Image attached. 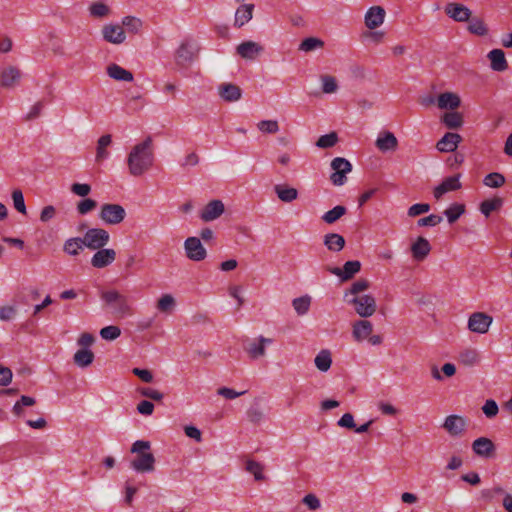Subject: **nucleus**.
<instances>
[{"label": "nucleus", "instance_id": "nucleus-14", "mask_svg": "<svg viewBox=\"0 0 512 512\" xmlns=\"http://www.w3.org/2000/svg\"><path fill=\"white\" fill-rule=\"evenodd\" d=\"M101 34L106 42L114 45H120L126 41V32L121 24H105L102 27Z\"/></svg>", "mask_w": 512, "mask_h": 512}, {"label": "nucleus", "instance_id": "nucleus-38", "mask_svg": "<svg viewBox=\"0 0 512 512\" xmlns=\"http://www.w3.org/2000/svg\"><path fill=\"white\" fill-rule=\"evenodd\" d=\"M195 55V49L191 43H183L178 48L176 52V61L180 65H185L186 63L192 61Z\"/></svg>", "mask_w": 512, "mask_h": 512}, {"label": "nucleus", "instance_id": "nucleus-60", "mask_svg": "<svg viewBox=\"0 0 512 512\" xmlns=\"http://www.w3.org/2000/svg\"><path fill=\"white\" fill-rule=\"evenodd\" d=\"M138 392L146 398H149L154 401H161L164 398V394L157 389L150 387H142L139 388Z\"/></svg>", "mask_w": 512, "mask_h": 512}, {"label": "nucleus", "instance_id": "nucleus-57", "mask_svg": "<svg viewBox=\"0 0 512 512\" xmlns=\"http://www.w3.org/2000/svg\"><path fill=\"white\" fill-rule=\"evenodd\" d=\"M57 215V209L53 205H46L44 206L39 214V220L42 223H48L51 220H53Z\"/></svg>", "mask_w": 512, "mask_h": 512}, {"label": "nucleus", "instance_id": "nucleus-52", "mask_svg": "<svg viewBox=\"0 0 512 512\" xmlns=\"http://www.w3.org/2000/svg\"><path fill=\"white\" fill-rule=\"evenodd\" d=\"M11 197L15 210L22 215H26L27 208L22 191L20 189L13 190Z\"/></svg>", "mask_w": 512, "mask_h": 512}, {"label": "nucleus", "instance_id": "nucleus-8", "mask_svg": "<svg viewBox=\"0 0 512 512\" xmlns=\"http://www.w3.org/2000/svg\"><path fill=\"white\" fill-rule=\"evenodd\" d=\"M468 419L462 415L451 414L445 417L442 428L453 438L462 437L468 429Z\"/></svg>", "mask_w": 512, "mask_h": 512}, {"label": "nucleus", "instance_id": "nucleus-34", "mask_svg": "<svg viewBox=\"0 0 512 512\" xmlns=\"http://www.w3.org/2000/svg\"><path fill=\"white\" fill-rule=\"evenodd\" d=\"M89 15L96 19L107 18L111 15L112 10L109 5L103 1H95L88 7Z\"/></svg>", "mask_w": 512, "mask_h": 512}, {"label": "nucleus", "instance_id": "nucleus-31", "mask_svg": "<svg viewBox=\"0 0 512 512\" xmlns=\"http://www.w3.org/2000/svg\"><path fill=\"white\" fill-rule=\"evenodd\" d=\"M274 192L278 199L284 203H291L299 196L298 190L287 184H276L274 186Z\"/></svg>", "mask_w": 512, "mask_h": 512}, {"label": "nucleus", "instance_id": "nucleus-56", "mask_svg": "<svg viewBox=\"0 0 512 512\" xmlns=\"http://www.w3.org/2000/svg\"><path fill=\"white\" fill-rule=\"evenodd\" d=\"M97 207V202L91 198H84L77 203V212L80 215H86Z\"/></svg>", "mask_w": 512, "mask_h": 512}, {"label": "nucleus", "instance_id": "nucleus-28", "mask_svg": "<svg viewBox=\"0 0 512 512\" xmlns=\"http://www.w3.org/2000/svg\"><path fill=\"white\" fill-rule=\"evenodd\" d=\"M106 73L111 79L118 82H132L134 80L132 72L116 63H110L106 67Z\"/></svg>", "mask_w": 512, "mask_h": 512}, {"label": "nucleus", "instance_id": "nucleus-18", "mask_svg": "<svg viewBox=\"0 0 512 512\" xmlns=\"http://www.w3.org/2000/svg\"><path fill=\"white\" fill-rule=\"evenodd\" d=\"M361 270V263L358 260L347 261L343 267H332L328 271L339 278L341 282L352 279Z\"/></svg>", "mask_w": 512, "mask_h": 512}, {"label": "nucleus", "instance_id": "nucleus-49", "mask_svg": "<svg viewBox=\"0 0 512 512\" xmlns=\"http://www.w3.org/2000/svg\"><path fill=\"white\" fill-rule=\"evenodd\" d=\"M468 31L471 34L477 35V36H485L488 33V28L484 21L480 18L473 17L469 19V24L467 27Z\"/></svg>", "mask_w": 512, "mask_h": 512}, {"label": "nucleus", "instance_id": "nucleus-12", "mask_svg": "<svg viewBox=\"0 0 512 512\" xmlns=\"http://www.w3.org/2000/svg\"><path fill=\"white\" fill-rule=\"evenodd\" d=\"M273 343L272 338H267L263 335H260L252 340H250L245 345V351L252 360H257L266 355V349L269 345Z\"/></svg>", "mask_w": 512, "mask_h": 512}, {"label": "nucleus", "instance_id": "nucleus-50", "mask_svg": "<svg viewBox=\"0 0 512 512\" xmlns=\"http://www.w3.org/2000/svg\"><path fill=\"white\" fill-rule=\"evenodd\" d=\"M464 212L465 206L463 204L454 203L444 211V215L447 217L448 222L452 224L458 220Z\"/></svg>", "mask_w": 512, "mask_h": 512}, {"label": "nucleus", "instance_id": "nucleus-20", "mask_svg": "<svg viewBox=\"0 0 512 512\" xmlns=\"http://www.w3.org/2000/svg\"><path fill=\"white\" fill-rule=\"evenodd\" d=\"M436 105L440 110L454 111L461 106V97L456 92L445 91L437 96Z\"/></svg>", "mask_w": 512, "mask_h": 512}, {"label": "nucleus", "instance_id": "nucleus-6", "mask_svg": "<svg viewBox=\"0 0 512 512\" xmlns=\"http://www.w3.org/2000/svg\"><path fill=\"white\" fill-rule=\"evenodd\" d=\"M125 208L116 203H104L99 210V218L106 225H119L126 218Z\"/></svg>", "mask_w": 512, "mask_h": 512}, {"label": "nucleus", "instance_id": "nucleus-10", "mask_svg": "<svg viewBox=\"0 0 512 512\" xmlns=\"http://www.w3.org/2000/svg\"><path fill=\"white\" fill-rule=\"evenodd\" d=\"M84 245L90 250L104 248L110 241V234L103 228H90L83 235Z\"/></svg>", "mask_w": 512, "mask_h": 512}, {"label": "nucleus", "instance_id": "nucleus-25", "mask_svg": "<svg viewBox=\"0 0 512 512\" xmlns=\"http://www.w3.org/2000/svg\"><path fill=\"white\" fill-rule=\"evenodd\" d=\"M112 144V136L110 134L102 135L96 143L95 161L102 163L110 158L109 147Z\"/></svg>", "mask_w": 512, "mask_h": 512}, {"label": "nucleus", "instance_id": "nucleus-2", "mask_svg": "<svg viewBox=\"0 0 512 512\" xmlns=\"http://www.w3.org/2000/svg\"><path fill=\"white\" fill-rule=\"evenodd\" d=\"M154 147L151 137L131 147L127 155V167L129 174L139 177L147 173L154 165Z\"/></svg>", "mask_w": 512, "mask_h": 512}, {"label": "nucleus", "instance_id": "nucleus-9", "mask_svg": "<svg viewBox=\"0 0 512 512\" xmlns=\"http://www.w3.org/2000/svg\"><path fill=\"white\" fill-rule=\"evenodd\" d=\"M183 249L187 259L193 262H201L207 258L208 252L201 239L196 236L187 237L183 243Z\"/></svg>", "mask_w": 512, "mask_h": 512}, {"label": "nucleus", "instance_id": "nucleus-24", "mask_svg": "<svg viewBox=\"0 0 512 512\" xmlns=\"http://www.w3.org/2000/svg\"><path fill=\"white\" fill-rule=\"evenodd\" d=\"M218 94L225 102H236L242 97V90L232 83H222L218 86Z\"/></svg>", "mask_w": 512, "mask_h": 512}, {"label": "nucleus", "instance_id": "nucleus-3", "mask_svg": "<svg viewBox=\"0 0 512 512\" xmlns=\"http://www.w3.org/2000/svg\"><path fill=\"white\" fill-rule=\"evenodd\" d=\"M134 458L130 461V467L137 473H151L155 470L156 459L151 452V443L146 440L135 441L130 449Z\"/></svg>", "mask_w": 512, "mask_h": 512}, {"label": "nucleus", "instance_id": "nucleus-7", "mask_svg": "<svg viewBox=\"0 0 512 512\" xmlns=\"http://www.w3.org/2000/svg\"><path fill=\"white\" fill-rule=\"evenodd\" d=\"M23 79L22 70L14 64H7L0 68V88L12 90L18 87Z\"/></svg>", "mask_w": 512, "mask_h": 512}, {"label": "nucleus", "instance_id": "nucleus-58", "mask_svg": "<svg viewBox=\"0 0 512 512\" xmlns=\"http://www.w3.org/2000/svg\"><path fill=\"white\" fill-rule=\"evenodd\" d=\"M302 503L311 511L321 508L320 499L313 493H308L302 498Z\"/></svg>", "mask_w": 512, "mask_h": 512}, {"label": "nucleus", "instance_id": "nucleus-40", "mask_svg": "<svg viewBox=\"0 0 512 512\" xmlns=\"http://www.w3.org/2000/svg\"><path fill=\"white\" fill-rule=\"evenodd\" d=\"M441 122L449 129H458L463 125V116L454 111L446 112L441 116Z\"/></svg>", "mask_w": 512, "mask_h": 512}, {"label": "nucleus", "instance_id": "nucleus-42", "mask_svg": "<svg viewBox=\"0 0 512 512\" xmlns=\"http://www.w3.org/2000/svg\"><path fill=\"white\" fill-rule=\"evenodd\" d=\"M324 45V41L318 37H307L300 42L298 50L303 53H310L322 49Z\"/></svg>", "mask_w": 512, "mask_h": 512}, {"label": "nucleus", "instance_id": "nucleus-23", "mask_svg": "<svg viewBox=\"0 0 512 512\" xmlns=\"http://www.w3.org/2000/svg\"><path fill=\"white\" fill-rule=\"evenodd\" d=\"M460 188V175L458 174L445 178L438 186L434 188L433 195L437 200H439L444 194L458 190Z\"/></svg>", "mask_w": 512, "mask_h": 512}, {"label": "nucleus", "instance_id": "nucleus-17", "mask_svg": "<svg viewBox=\"0 0 512 512\" xmlns=\"http://www.w3.org/2000/svg\"><path fill=\"white\" fill-rule=\"evenodd\" d=\"M91 257L90 263L96 269H103L110 266L117 257V253L112 248H100Z\"/></svg>", "mask_w": 512, "mask_h": 512}, {"label": "nucleus", "instance_id": "nucleus-19", "mask_svg": "<svg viewBox=\"0 0 512 512\" xmlns=\"http://www.w3.org/2000/svg\"><path fill=\"white\" fill-rule=\"evenodd\" d=\"M375 146L382 153L394 152L398 148V139L394 133L383 130L378 133Z\"/></svg>", "mask_w": 512, "mask_h": 512}, {"label": "nucleus", "instance_id": "nucleus-21", "mask_svg": "<svg viewBox=\"0 0 512 512\" xmlns=\"http://www.w3.org/2000/svg\"><path fill=\"white\" fill-rule=\"evenodd\" d=\"M385 16L386 12L381 6H372L365 13V26L369 30H375L384 23Z\"/></svg>", "mask_w": 512, "mask_h": 512}, {"label": "nucleus", "instance_id": "nucleus-54", "mask_svg": "<svg viewBox=\"0 0 512 512\" xmlns=\"http://www.w3.org/2000/svg\"><path fill=\"white\" fill-rule=\"evenodd\" d=\"M338 142V136L335 132L322 135L318 138L316 146L322 149L331 148Z\"/></svg>", "mask_w": 512, "mask_h": 512}, {"label": "nucleus", "instance_id": "nucleus-62", "mask_svg": "<svg viewBox=\"0 0 512 512\" xmlns=\"http://www.w3.org/2000/svg\"><path fill=\"white\" fill-rule=\"evenodd\" d=\"M17 315V308L13 305H5L0 307V320L11 321Z\"/></svg>", "mask_w": 512, "mask_h": 512}, {"label": "nucleus", "instance_id": "nucleus-44", "mask_svg": "<svg viewBox=\"0 0 512 512\" xmlns=\"http://www.w3.org/2000/svg\"><path fill=\"white\" fill-rule=\"evenodd\" d=\"M94 357V353L90 349H78L73 360L78 367L86 368L92 364Z\"/></svg>", "mask_w": 512, "mask_h": 512}, {"label": "nucleus", "instance_id": "nucleus-5", "mask_svg": "<svg viewBox=\"0 0 512 512\" xmlns=\"http://www.w3.org/2000/svg\"><path fill=\"white\" fill-rule=\"evenodd\" d=\"M352 337L358 343L367 341L372 346H378L383 341L382 336L373 334V324L366 319L352 323Z\"/></svg>", "mask_w": 512, "mask_h": 512}, {"label": "nucleus", "instance_id": "nucleus-1", "mask_svg": "<svg viewBox=\"0 0 512 512\" xmlns=\"http://www.w3.org/2000/svg\"><path fill=\"white\" fill-rule=\"evenodd\" d=\"M370 287L366 279H359L345 290L344 301L354 307L355 312L362 318H368L376 312V300L370 294H363Z\"/></svg>", "mask_w": 512, "mask_h": 512}, {"label": "nucleus", "instance_id": "nucleus-48", "mask_svg": "<svg viewBox=\"0 0 512 512\" xmlns=\"http://www.w3.org/2000/svg\"><path fill=\"white\" fill-rule=\"evenodd\" d=\"M503 205V200L500 197H494L491 199L484 200L480 204V211L486 217L490 216L493 211H496L501 208Z\"/></svg>", "mask_w": 512, "mask_h": 512}, {"label": "nucleus", "instance_id": "nucleus-33", "mask_svg": "<svg viewBox=\"0 0 512 512\" xmlns=\"http://www.w3.org/2000/svg\"><path fill=\"white\" fill-rule=\"evenodd\" d=\"M253 10V4H243L239 6L235 12L234 26L240 28L247 24L253 17Z\"/></svg>", "mask_w": 512, "mask_h": 512}, {"label": "nucleus", "instance_id": "nucleus-51", "mask_svg": "<svg viewBox=\"0 0 512 512\" xmlns=\"http://www.w3.org/2000/svg\"><path fill=\"white\" fill-rule=\"evenodd\" d=\"M505 183V177L498 173V172H492L486 175L483 179V184L487 187L491 188H499L503 186Z\"/></svg>", "mask_w": 512, "mask_h": 512}, {"label": "nucleus", "instance_id": "nucleus-39", "mask_svg": "<svg viewBox=\"0 0 512 512\" xmlns=\"http://www.w3.org/2000/svg\"><path fill=\"white\" fill-rule=\"evenodd\" d=\"M459 361L465 366H475L480 363L481 355L474 348H466L460 352Z\"/></svg>", "mask_w": 512, "mask_h": 512}, {"label": "nucleus", "instance_id": "nucleus-11", "mask_svg": "<svg viewBox=\"0 0 512 512\" xmlns=\"http://www.w3.org/2000/svg\"><path fill=\"white\" fill-rule=\"evenodd\" d=\"M331 168L334 171L331 175V181L336 186H342L345 184L347 177L346 175L351 172V163L342 157H336L331 162Z\"/></svg>", "mask_w": 512, "mask_h": 512}, {"label": "nucleus", "instance_id": "nucleus-59", "mask_svg": "<svg viewBox=\"0 0 512 512\" xmlns=\"http://www.w3.org/2000/svg\"><path fill=\"white\" fill-rule=\"evenodd\" d=\"M482 412L487 418H494L499 412V407L496 401L493 399L486 400L482 406Z\"/></svg>", "mask_w": 512, "mask_h": 512}, {"label": "nucleus", "instance_id": "nucleus-61", "mask_svg": "<svg viewBox=\"0 0 512 512\" xmlns=\"http://www.w3.org/2000/svg\"><path fill=\"white\" fill-rule=\"evenodd\" d=\"M245 393H246V391H236L229 387H220L217 389V394L227 400L236 399V398L244 395Z\"/></svg>", "mask_w": 512, "mask_h": 512}, {"label": "nucleus", "instance_id": "nucleus-55", "mask_svg": "<svg viewBox=\"0 0 512 512\" xmlns=\"http://www.w3.org/2000/svg\"><path fill=\"white\" fill-rule=\"evenodd\" d=\"M121 335V329L115 325L103 327L100 330V336L104 340L113 341Z\"/></svg>", "mask_w": 512, "mask_h": 512}, {"label": "nucleus", "instance_id": "nucleus-32", "mask_svg": "<svg viewBox=\"0 0 512 512\" xmlns=\"http://www.w3.org/2000/svg\"><path fill=\"white\" fill-rule=\"evenodd\" d=\"M332 363V352L329 349H321L314 358L315 367L322 373L328 372Z\"/></svg>", "mask_w": 512, "mask_h": 512}, {"label": "nucleus", "instance_id": "nucleus-46", "mask_svg": "<svg viewBox=\"0 0 512 512\" xmlns=\"http://www.w3.org/2000/svg\"><path fill=\"white\" fill-rule=\"evenodd\" d=\"M320 82H321V90L325 94H333L338 91V81L337 79L328 74H322L320 76Z\"/></svg>", "mask_w": 512, "mask_h": 512}, {"label": "nucleus", "instance_id": "nucleus-64", "mask_svg": "<svg viewBox=\"0 0 512 512\" xmlns=\"http://www.w3.org/2000/svg\"><path fill=\"white\" fill-rule=\"evenodd\" d=\"M430 211V205L427 203H417L413 204L408 209V215L410 217H416L418 215L427 213Z\"/></svg>", "mask_w": 512, "mask_h": 512}, {"label": "nucleus", "instance_id": "nucleus-53", "mask_svg": "<svg viewBox=\"0 0 512 512\" xmlns=\"http://www.w3.org/2000/svg\"><path fill=\"white\" fill-rule=\"evenodd\" d=\"M257 128L264 134H275L280 129L277 120H261L257 123Z\"/></svg>", "mask_w": 512, "mask_h": 512}, {"label": "nucleus", "instance_id": "nucleus-63", "mask_svg": "<svg viewBox=\"0 0 512 512\" xmlns=\"http://www.w3.org/2000/svg\"><path fill=\"white\" fill-rule=\"evenodd\" d=\"M363 37L369 42L373 44H379L383 41L385 37L384 31L369 30L363 34Z\"/></svg>", "mask_w": 512, "mask_h": 512}, {"label": "nucleus", "instance_id": "nucleus-43", "mask_svg": "<svg viewBox=\"0 0 512 512\" xmlns=\"http://www.w3.org/2000/svg\"><path fill=\"white\" fill-rule=\"evenodd\" d=\"M245 470L253 475L255 481H263L266 479L264 470L265 467L262 463L255 461L253 459H248L245 461Z\"/></svg>", "mask_w": 512, "mask_h": 512}, {"label": "nucleus", "instance_id": "nucleus-16", "mask_svg": "<svg viewBox=\"0 0 512 512\" xmlns=\"http://www.w3.org/2000/svg\"><path fill=\"white\" fill-rule=\"evenodd\" d=\"M263 51L264 47L260 43L252 40L243 41L236 47L237 55L249 61L256 60Z\"/></svg>", "mask_w": 512, "mask_h": 512}, {"label": "nucleus", "instance_id": "nucleus-35", "mask_svg": "<svg viewBox=\"0 0 512 512\" xmlns=\"http://www.w3.org/2000/svg\"><path fill=\"white\" fill-rule=\"evenodd\" d=\"M312 304V297L308 294L302 295L300 297H296L292 300L291 305L297 314V316L306 315Z\"/></svg>", "mask_w": 512, "mask_h": 512}, {"label": "nucleus", "instance_id": "nucleus-41", "mask_svg": "<svg viewBox=\"0 0 512 512\" xmlns=\"http://www.w3.org/2000/svg\"><path fill=\"white\" fill-rule=\"evenodd\" d=\"M176 307V299L172 294H162L156 302V308L161 313H172Z\"/></svg>", "mask_w": 512, "mask_h": 512}, {"label": "nucleus", "instance_id": "nucleus-47", "mask_svg": "<svg viewBox=\"0 0 512 512\" xmlns=\"http://www.w3.org/2000/svg\"><path fill=\"white\" fill-rule=\"evenodd\" d=\"M346 212H347V209L344 206L337 205L334 208H332L331 210L325 212L322 215L321 219L326 224H333L336 221H338L342 216H344L346 214Z\"/></svg>", "mask_w": 512, "mask_h": 512}, {"label": "nucleus", "instance_id": "nucleus-4", "mask_svg": "<svg viewBox=\"0 0 512 512\" xmlns=\"http://www.w3.org/2000/svg\"><path fill=\"white\" fill-rule=\"evenodd\" d=\"M100 297L115 317L123 319L134 314L133 304L130 299L120 291L108 289L103 291Z\"/></svg>", "mask_w": 512, "mask_h": 512}, {"label": "nucleus", "instance_id": "nucleus-26", "mask_svg": "<svg viewBox=\"0 0 512 512\" xmlns=\"http://www.w3.org/2000/svg\"><path fill=\"white\" fill-rule=\"evenodd\" d=\"M472 450L477 456L488 458L495 451V445L491 439L479 437L473 441Z\"/></svg>", "mask_w": 512, "mask_h": 512}, {"label": "nucleus", "instance_id": "nucleus-22", "mask_svg": "<svg viewBox=\"0 0 512 512\" xmlns=\"http://www.w3.org/2000/svg\"><path fill=\"white\" fill-rule=\"evenodd\" d=\"M445 13L456 22L469 21L471 11L468 7L460 3H448L445 6Z\"/></svg>", "mask_w": 512, "mask_h": 512}, {"label": "nucleus", "instance_id": "nucleus-30", "mask_svg": "<svg viewBox=\"0 0 512 512\" xmlns=\"http://www.w3.org/2000/svg\"><path fill=\"white\" fill-rule=\"evenodd\" d=\"M431 251L429 241L424 237H418L411 245L412 256L416 261L424 260Z\"/></svg>", "mask_w": 512, "mask_h": 512}, {"label": "nucleus", "instance_id": "nucleus-37", "mask_svg": "<svg viewBox=\"0 0 512 512\" xmlns=\"http://www.w3.org/2000/svg\"><path fill=\"white\" fill-rule=\"evenodd\" d=\"M324 245L332 252H339L345 246V239L338 233H328L323 239Z\"/></svg>", "mask_w": 512, "mask_h": 512}, {"label": "nucleus", "instance_id": "nucleus-13", "mask_svg": "<svg viewBox=\"0 0 512 512\" xmlns=\"http://www.w3.org/2000/svg\"><path fill=\"white\" fill-rule=\"evenodd\" d=\"M492 323V316L484 312H474L469 316L467 327L473 333L485 334L489 331Z\"/></svg>", "mask_w": 512, "mask_h": 512}, {"label": "nucleus", "instance_id": "nucleus-45", "mask_svg": "<svg viewBox=\"0 0 512 512\" xmlns=\"http://www.w3.org/2000/svg\"><path fill=\"white\" fill-rule=\"evenodd\" d=\"M83 247H85L83 237H73L65 241L63 251L68 255L77 256Z\"/></svg>", "mask_w": 512, "mask_h": 512}, {"label": "nucleus", "instance_id": "nucleus-27", "mask_svg": "<svg viewBox=\"0 0 512 512\" xmlns=\"http://www.w3.org/2000/svg\"><path fill=\"white\" fill-rule=\"evenodd\" d=\"M462 138L457 133L447 132L444 136L437 142L436 148L440 152H453L457 149L459 143Z\"/></svg>", "mask_w": 512, "mask_h": 512}, {"label": "nucleus", "instance_id": "nucleus-36", "mask_svg": "<svg viewBox=\"0 0 512 512\" xmlns=\"http://www.w3.org/2000/svg\"><path fill=\"white\" fill-rule=\"evenodd\" d=\"M121 26L124 28L126 33L139 34L143 29V21L135 16H124L121 19Z\"/></svg>", "mask_w": 512, "mask_h": 512}, {"label": "nucleus", "instance_id": "nucleus-15", "mask_svg": "<svg viewBox=\"0 0 512 512\" xmlns=\"http://www.w3.org/2000/svg\"><path fill=\"white\" fill-rule=\"evenodd\" d=\"M225 212V205L219 199L209 201L199 212L203 222H212L220 218Z\"/></svg>", "mask_w": 512, "mask_h": 512}, {"label": "nucleus", "instance_id": "nucleus-29", "mask_svg": "<svg viewBox=\"0 0 512 512\" xmlns=\"http://www.w3.org/2000/svg\"><path fill=\"white\" fill-rule=\"evenodd\" d=\"M490 61V68L496 72H503L508 68L505 53L501 49H493L487 54Z\"/></svg>", "mask_w": 512, "mask_h": 512}]
</instances>
